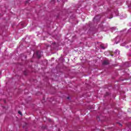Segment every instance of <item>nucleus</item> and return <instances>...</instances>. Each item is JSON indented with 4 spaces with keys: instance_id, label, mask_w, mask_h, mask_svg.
Masks as SVG:
<instances>
[{
    "instance_id": "nucleus-1",
    "label": "nucleus",
    "mask_w": 131,
    "mask_h": 131,
    "mask_svg": "<svg viewBox=\"0 0 131 131\" xmlns=\"http://www.w3.org/2000/svg\"><path fill=\"white\" fill-rule=\"evenodd\" d=\"M100 19H101V15H98L97 16H95L94 19V22H99L100 21Z\"/></svg>"
},
{
    "instance_id": "nucleus-2",
    "label": "nucleus",
    "mask_w": 131,
    "mask_h": 131,
    "mask_svg": "<svg viewBox=\"0 0 131 131\" xmlns=\"http://www.w3.org/2000/svg\"><path fill=\"white\" fill-rule=\"evenodd\" d=\"M109 64H110V62L109 61V60H108V59H105L102 62V65H103L104 66L109 65Z\"/></svg>"
},
{
    "instance_id": "nucleus-3",
    "label": "nucleus",
    "mask_w": 131,
    "mask_h": 131,
    "mask_svg": "<svg viewBox=\"0 0 131 131\" xmlns=\"http://www.w3.org/2000/svg\"><path fill=\"white\" fill-rule=\"evenodd\" d=\"M41 51H39L36 52L37 58H38V59H40L41 57Z\"/></svg>"
},
{
    "instance_id": "nucleus-4",
    "label": "nucleus",
    "mask_w": 131,
    "mask_h": 131,
    "mask_svg": "<svg viewBox=\"0 0 131 131\" xmlns=\"http://www.w3.org/2000/svg\"><path fill=\"white\" fill-rule=\"evenodd\" d=\"M114 53L116 55H119V51L118 50H115Z\"/></svg>"
},
{
    "instance_id": "nucleus-5",
    "label": "nucleus",
    "mask_w": 131,
    "mask_h": 131,
    "mask_svg": "<svg viewBox=\"0 0 131 131\" xmlns=\"http://www.w3.org/2000/svg\"><path fill=\"white\" fill-rule=\"evenodd\" d=\"M24 75H27L28 74V72H27V71H25L24 72Z\"/></svg>"
},
{
    "instance_id": "nucleus-6",
    "label": "nucleus",
    "mask_w": 131,
    "mask_h": 131,
    "mask_svg": "<svg viewBox=\"0 0 131 131\" xmlns=\"http://www.w3.org/2000/svg\"><path fill=\"white\" fill-rule=\"evenodd\" d=\"M101 49H102V50H105V47L103 45H100Z\"/></svg>"
},
{
    "instance_id": "nucleus-7",
    "label": "nucleus",
    "mask_w": 131,
    "mask_h": 131,
    "mask_svg": "<svg viewBox=\"0 0 131 131\" xmlns=\"http://www.w3.org/2000/svg\"><path fill=\"white\" fill-rule=\"evenodd\" d=\"M18 114H19L20 115H22V112H21V111H18Z\"/></svg>"
},
{
    "instance_id": "nucleus-8",
    "label": "nucleus",
    "mask_w": 131,
    "mask_h": 131,
    "mask_svg": "<svg viewBox=\"0 0 131 131\" xmlns=\"http://www.w3.org/2000/svg\"><path fill=\"white\" fill-rule=\"evenodd\" d=\"M110 94L108 92H106L105 96H109Z\"/></svg>"
},
{
    "instance_id": "nucleus-9",
    "label": "nucleus",
    "mask_w": 131,
    "mask_h": 131,
    "mask_svg": "<svg viewBox=\"0 0 131 131\" xmlns=\"http://www.w3.org/2000/svg\"><path fill=\"white\" fill-rule=\"evenodd\" d=\"M29 2H30V0H28V1H26V4H28V3H29Z\"/></svg>"
},
{
    "instance_id": "nucleus-10",
    "label": "nucleus",
    "mask_w": 131,
    "mask_h": 131,
    "mask_svg": "<svg viewBox=\"0 0 131 131\" xmlns=\"http://www.w3.org/2000/svg\"><path fill=\"white\" fill-rule=\"evenodd\" d=\"M97 120H98V121L100 120V117H97Z\"/></svg>"
},
{
    "instance_id": "nucleus-11",
    "label": "nucleus",
    "mask_w": 131,
    "mask_h": 131,
    "mask_svg": "<svg viewBox=\"0 0 131 131\" xmlns=\"http://www.w3.org/2000/svg\"><path fill=\"white\" fill-rule=\"evenodd\" d=\"M112 29H113V30H115L116 28H115V27H113V28H112Z\"/></svg>"
},
{
    "instance_id": "nucleus-12",
    "label": "nucleus",
    "mask_w": 131,
    "mask_h": 131,
    "mask_svg": "<svg viewBox=\"0 0 131 131\" xmlns=\"http://www.w3.org/2000/svg\"><path fill=\"white\" fill-rule=\"evenodd\" d=\"M113 16H112L111 17H108V19H112Z\"/></svg>"
},
{
    "instance_id": "nucleus-13",
    "label": "nucleus",
    "mask_w": 131,
    "mask_h": 131,
    "mask_svg": "<svg viewBox=\"0 0 131 131\" xmlns=\"http://www.w3.org/2000/svg\"><path fill=\"white\" fill-rule=\"evenodd\" d=\"M120 125H121V126H122V124H121V123H119Z\"/></svg>"
},
{
    "instance_id": "nucleus-14",
    "label": "nucleus",
    "mask_w": 131,
    "mask_h": 131,
    "mask_svg": "<svg viewBox=\"0 0 131 131\" xmlns=\"http://www.w3.org/2000/svg\"><path fill=\"white\" fill-rule=\"evenodd\" d=\"M67 99H70V97H68L67 98Z\"/></svg>"
},
{
    "instance_id": "nucleus-15",
    "label": "nucleus",
    "mask_w": 131,
    "mask_h": 131,
    "mask_svg": "<svg viewBox=\"0 0 131 131\" xmlns=\"http://www.w3.org/2000/svg\"><path fill=\"white\" fill-rule=\"evenodd\" d=\"M107 10L110 11V9H107Z\"/></svg>"
},
{
    "instance_id": "nucleus-16",
    "label": "nucleus",
    "mask_w": 131,
    "mask_h": 131,
    "mask_svg": "<svg viewBox=\"0 0 131 131\" xmlns=\"http://www.w3.org/2000/svg\"><path fill=\"white\" fill-rule=\"evenodd\" d=\"M111 56H113V55H111Z\"/></svg>"
}]
</instances>
